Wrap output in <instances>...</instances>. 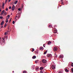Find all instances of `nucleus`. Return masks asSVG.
Instances as JSON below:
<instances>
[{
    "mask_svg": "<svg viewBox=\"0 0 73 73\" xmlns=\"http://www.w3.org/2000/svg\"><path fill=\"white\" fill-rule=\"evenodd\" d=\"M7 36H5V37L2 38V39H1L0 41V42L1 45L4 44L5 43V40L7 39ZM2 39L3 40H2Z\"/></svg>",
    "mask_w": 73,
    "mask_h": 73,
    "instance_id": "nucleus-1",
    "label": "nucleus"
},
{
    "mask_svg": "<svg viewBox=\"0 0 73 73\" xmlns=\"http://www.w3.org/2000/svg\"><path fill=\"white\" fill-rule=\"evenodd\" d=\"M51 68L52 69H56V66L55 65H52V66Z\"/></svg>",
    "mask_w": 73,
    "mask_h": 73,
    "instance_id": "nucleus-2",
    "label": "nucleus"
},
{
    "mask_svg": "<svg viewBox=\"0 0 73 73\" xmlns=\"http://www.w3.org/2000/svg\"><path fill=\"white\" fill-rule=\"evenodd\" d=\"M15 9V6L14 5H13L11 9L12 11H14Z\"/></svg>",
    "mask_w": 73,
    "mask_h": 73,
    "instance_id": "nucleus-3",
    "label": "nucleus"
},
{
    "mask_svg": "<svg viewBox=\"0 0 73 73\" xmlns=\"http://www.w3.org/2000/svg\"><path fill=\"white\" fill-rule=\"evenodd\" d=\"M42 62L43 63H46V60L45 59H43L42 60Z\"/></svg>",
    "mask_w": 73,
    "mask_h": 73,
    "instance_id": "nucleus-4",
    "label": "nucleus"
},
{
    "mask_svg": "<svg viewBox=\"0 0 73 73\" xmlns=\"http://www.w3.org/2000/svg\"><path fill=\"white\" fill-rule=\"evenodd\" d=\"M54 50L55 52H56V51H57V47H54Z\"/></svg>",
    "mask_w": 73,
    "mask_h": 73,
    "instance_id": "nucleus-5",
    "label": "nucleus"
},
{
    "mask_svg": "<svg viewBox=\"0 0 73 73\" xmlns=\"http://www.w3.org/2000/svg\"><path fill=\"white\" fill-rule=\"evenodd\" d=\"M19 17H20V16H16L15 18V19H16V20H17V19H19Z\"/></svg>",
    "mask_w": 73,
    "mask_h": 73,
    "instance_id": "nucleus-6",
    "label": "nucleus"
},
{
    "mask_svg": "<svg viewBox=\"0 0 73 73\" xmlns=\"http://www.w3.org/2000/svg\"><path fill=\"white\" fill-rule=\"evenodd\" d=\"M9 17H10V15H8L6 17L7 19H9Z\"/></svg>",
    "mask_w": 73,
    "mask_h": 73,
    "instance_id": "nucleus-7",
    "label": "nucleus"
},
{
    "mask_svg": "<svg viewBox=\"0 0 73 73\" xmlns=\"http://www.w3.org/2000/svg\"><path fill=\"white\" fill-rule=\"evenodd\" d=\"M59 58H62L64 57V56L63 55H60L59 56Z\"/></svg>",
    "mask_w": 73,
    "mask_h": 73,
    "instance_id": "nucleus-8",
    "label": "nucleus"
},
{
    "mask_svg": "<svg viewBox=\"0 0 73 73\" xmlns=\"http://www.w3.org/2000/svg\"><path fill=\"white\" fill-rule=\"evenodd\" d=\"M40 50H42L44 49V47H40Z\"/></svg>",
    "mask_w": 73,
    "mask_h": 73,
    "instance_id": "nucleus-9",
    "label": "nucleus"
},
{
    "mask_svg": "<svg viewBox=\"0 0 73 73\" xmlns=\"http://www.w3.org/2000/svg\"><path fill=\"white\" fill-rule=\"evenodd\" d=\"M4 23V21H3L1 24V25H3Z\"/></svg>",
    "mask_w": 73,
    "mask_h": 73,
    "instance_id": "nucleus-10",
    "label": "nucleus"
},
{
    "mask_svg": "<svg viewBox=\"0 0 73 73\" xmlns=\"http://www.w3.org/2000/svg\"><path fill=\"white\" fill-rule=\"evenodd\" d=\"M65 71L66 72H67V73H68V72H69V71L66 69H65Z\"/></svg>",
    "mask_w": 73,
    "mask_h": 73,
    "instance_id": "nucleus-11",
    "label": "nucleus"
},
{
    "mask_svg": "<svg viewBox=\"0 0 73 73\" xmlns=\"http://www.w3.org/2000/svg\"><path fill=\"white\" fill-rule=\"evenodd\" d=\"M50 56L51 57V56H52V55L50 54H48L47 55V57H50Z\"/></svg>",
    "mask_w": 73,
    "mask_h": 73,
    "instance_id": "nucleus-12",
    "label": "nucleus"
},
{
    "mask_svg": "<svg viewBox=\"0 0 73 73\" xmlns=\"http://www.w3.org/2000/svg\"><path fill=\"white\" fill-rule=\"evenodd\" d=\"M33 58V59H35V58H36V56H34L33 57H32Z\"/></svg>",
    "mask_w": 73,
    "mask_h": 73,
    "instance_id": "nucleus-13",
    "label": "nucleus"
},
{
    "mask_svg": "<svg viewBox=\"0 0 73 73\" xmlns=\"http://www.w3.org/2000/svg\"><path fill=\"white\" fill-rule=\"evenodd\" d=\"M17 2H18L17 1H15L14 3L15 4H16L17 3Z\"/></svg>",
    "mask_w": 73,
    "mask_h": 73,
    "instance_id": "nucleus-14",
    "label": "nucleus"
},
{
    "mask_svg": "<svg viewBox=\"0 0 73 73\" xmlns=\"http://www.w3.org/2000/svg\"><path fill=\"white\" fill-rule=\"evenodd\" d=\"M44 69V68L42 67H40V70H42V69Z\"/></svg>",
    "mask_w": 73,
    "mask_h": 73,
    "instance_id": "nucleus-15",
    "label": "nucleus"
},
{
    "mask_svg": "<svg viewBox=\"0 0 73 73\" xmlns=\"http://www.w3.org/2000/svg\"><path fill=\"white\" fill-rule=\"evenodd\" d=\"M4 12H5V11H4V10H3L1 12V14H4Z\"/></svg>",
    "mask_w": 73,
    "mask_h": 73,
    "instance_id": "nucleus-16",
    "label": "nucleus"
},
{
    "mask_svg": "<svg viewBox=\"0 0 73 73\" xmlns=\"http://www.w3.org/2000/svg\"><path fill=\"white\" fill-rule=\"evenodd\" d=\"M48 45H49V44H51V42H50V41H49L48 43Z\"/></svg>",
    "mask_w": 73,
    "mask_h": 73,
    "instance_id": "nucleus-17",
    "label": "nucleus"
},
{
    "mask_svg": "<svg viewBox=\"0 0 73 73\" xmlns=\"http://www.w3.org/2000/svg\"><path fill=\"white\" fill-rule=\"evenodd\" d=\"M38 62V60H36L35 61V63H37V62Z\"/></svg>",
    "mask_w": 73,
    "mask_h": 73,
    "instance_id": "nucleus-18",
    "label": "nucleus"
},
{
    "mask_svg": "<svg viewBox=\"0 0 73 73\" xmlns=\"http://www.w3.org/2000/svg\"><path fill=\"white\" fill-rule=\"evenodd\" d=\"M56 57H57V55H56V54H55V58H56Z\"/></svg>",
    "mask_w": 73,
    "mask_h": 73,
    "instance_id": "nucleus-19",
    "label": "nucleus"
},
{
    "mask_svg": "<svg viewBox=\"0 0 73 73\" xmlns=\"http://www.w3.org/2000/svg\"><path fill=\"white\" fill-rule=\"evenodd\" d=\"M61 3H62V4L63 5H64V4L63 3V1H62V0H61Z\"/></svg>",
    "mask_w": 73,
    "mask_h": 73,
    "instance_id": "nucleus-20",
    "label": "nucleus"
},
{
    "mask_svg": "<svg viewBox=\"0 0 73 73\" xmlns=\"http://www.w3.org/2000/svg\"><path fill=\"white\" fill-rule=\"evenodd\" d=\"M23 73H27V72L26 71H24L23 72Z\"/></svg>",
    "mask_w": 73,
    "mask_h": 73,
    "instance_id": "nucleus-21",
    "label": "nucleus"
},
{
    "mask_svg": "<svg viewBox=\"0 0 73 73\" xmlns=\"http://www.w3.org/2000/svg\"><path fill=\"white\" fill-rule=\"evenodd\" d=\"M8 33L7 32H5V35H7Z\"/></svg>",
    "mask_w": 73,
    "mask_h": 73,
    "instance_id": "nucleus-22",
    "label": "nucleus"
},
{
    "mask_svg": "<svg viewBox=\"0 0 73 73\" xmlns=\"http://www.w3.org/2000/svg\"><path fill=\"white\" fill-rule=\"evenodd\" d=\"M8 19H7L6 21V22L8 23Z\"/></svg>",
    "mask_w": 73,
    "mask_h": 73,
    "instance_id": "nucleus-23",
    "label": "nucleus"
},
{
    "mask_svg": "<svg viewBox=\"0 0 73 73\" xmlns=\"http://www.w3.org/2000/svg\"><path fill=\"white\" fill-rule=\"evenodd\" d=\"M35 51V49L34 48H33L32 50V52H33Z\"/></svg>",
    "mask_w": 73,
    "mask_h": 73,
    "instance_id": "nucleus-24",
    "label": "nucleus"
},
{
    "mask_svg": "<svg viewBox=\"0 0 73 73\" xmlns=\"http://www.w3.org/2000/svg\"><path fill=\"white\" fill-rule=\"evenodd\" d=\"M5 5V3H3V4H2V6H4V5Z\"/></svg>",
    "mask_w": 73,
    "mask_h": 73,
    "instance_id": "nucleus-25",
    "label": "nucleus"
},
{
    "mask_svg": "<svg viewBox=\"0 0 73 73\" xmlns=\"http://www.w3.org/2000/svg\"><path fill=\"white\" fill-rule=\"evenodd\" d=\"M3 17L2 16L0 17V19H3Z\"/></svg>",
    "mask_w": 73,
    "mask_h": 73,
    "instance_id": "nucleus-26",
    "label": "nucleus"
},
{
    "mask_svg": "<svg viewBox=\"0 0 73 73\" xmlns=\"http://www.w3.org/2000/svg\"><path fill=\"white\" fill-rule=\"evenodd\" d=\"M8 10V8L7 7L6 9V11H7Z\"/></svg>",
    "mask_w": 73,
    "mask_h": 73,
    "instance_id": "nucleus-27",
    "label": "nucleus"
},
{
    "mask_svg": "<svg viewBox=\"0 0 73 73\" xmlns=\"http://www.w3.org/2000/svg\"><path fill=\"white\" fill-rule=\"evenodd\" d=\"M13 24H15V21H13Z\"/></svg>",
    "mask_w": 73,
    "mask_h": 73,
    "instance_id": "nucleus-28",
    "label": "nucleus"
},
{
    "mask_svg": "<svg viewBox=\"0 0 73 73\" xmlns=\"http://www.w3.org/2000/svg\"><path fill=\"white\" fill-rule=\"evenodd\" d=\"M18 11H21V9H20V8H19V9H18Z\"/></svg>",
    "mask_w": 73,
    "mask_h": 73,
    "instance_id": "nucleus-29",
    "label": "nucleus"
},
{
    "mask_svg": "<svg viewBox=\"0 0 73 73\" xmlns=\"http://www.w3.org/2000/svg\"><path fill=\"white\" fill-rule=\"evenodd\" d=\"M9 9H11V6H9Z\"/></svg>",
    "mask_w": 73,
    "mask_h": 73,
    "instance_id": "nucleus-30",
    "label": "nucleus"
},
{
    "mask_svg": "<svg viewBox=\"0 0 73 73\" xmlns=\"http://www.w3.org/2000/svg\"><path fill=\"white\" fill-rule=\"evenodd\" d=\"M46 51H45V52H44V54H46Z\"/></svg>",
    "mask_w": 73,
    "mask_h": 73,
    "instance_id": "nucleus-31",
    "label": "nucleus"
},
{
    "mask_svg": "<svg viewBox=\"0 0 73 73\" xmlns=\"http://www.w3.org/2000/svg\"><path fill=\"white\" fill-rule=\"evenodd\" d=\"M11 20H12V18H11L10 20L9 21V23H11Z\"/></svg>",
    "mask_w": 73,
    "mask_h": 73,
    "instance_id": "nucleus-32",
    "label": "nucleus"
},
{
    "mask_svg": "<svg viewBox=\"0 0 73 73\" xmlns=\"http://www.w3.org/2000/svg\"><path fill=\"white\" fill-rule=\"evenodd\" d=\"M38 68H36V70H38Z\"/></svg>",
    "mask_w": 73,
    "mask_h": 73,
    "instance_id": "nucleus-33",
    "label": "nucleus"
},
{
    "mask_svg": "<svg viewBox=\"0 0 73 73\" xmlns=\"http://www.w3.org/2000/svg\"><path fill=\"white\" fill-rule=\"evenodd\" d=\"M71 66H72V67H73V63H72L71 64Z\"/></svg>",
    "mask_w": 73,
    "mask_h": 73,
    "instance_id": "nucleus-34",
    "label": "nucleus"
},
{
    "mask_svg": "<svg viewBox=\"0 0 73 73\" xmlns=\"http://www.w3.org/2000/svg\"><path fill=\"white\" fill-rule=\"evenodd\" d=\"M71 70H72V73H73V68H72V69H71Z\"/></svg>",
    "mask_w": 73,
    "mask_h": 73,
    "instance_id": "nucleus-35",
    "label": "nucleus"
},
{
    "mask_svg": "<svg viewBox=\"0 0 73 73\" xmlns=\"http://www.w3.org/2000/svg\"><path fill=\"white\" fill-rule=\"evenodd\" d=\"M3 9H4V6H3Z\"/></svg>",
    "mask_w": 73,
    "mask_h": 73,
    "instance_id": "nucleus-36",
    "label": "nucleus"
},
{
    "mask_svg": "<svg viewBox=\"0 0 73 73\" xmlns=\"http://www.w3.org/2000/svg\"><path fill=\"white\" fill-rule=\"evenodd\" d=\"M45 46V44H43V46H44V47H45V46Z\"/></svg>",
    "mask_w": 73,
    "mask_h": 73,
    "instance_id": "nucleus-37",
    "label": "nucleus"
},
{
    "mask_svg": "<svg viewBox=\"0 0 73 73\" xmlns=\"http://www.w3.org/2000/svg\"><path fill=\"white\" fill-rule=\"evenodd\" d=\"M52 27V26L50 25V26H49V27Z\"/></svg>",
    "mask_w": 73,
    "mask_h": 73,
    "instance_id": "nucleus-38",
    "label": "nucleus"
},
{
    "mask_svg": "<svg viewBox=\"0 0 73 73\" xmlns=\"http://www.w3.org/2000/svg\"><path fill=\"white\" fill-rule=\"evenodd\" d=\"M40 73H42V71H41L40 72Z\"/></svg>",
    "mask_w": 73,
    "mask_h": 73,
    "instance_id": "nucleus-39",
    "label": "nucleus"
},
{
    "mask_svg": "<svg viewBox=\"0 0 73 73\" xmlns=\"http://www.w3.org/2000/svg\"><path fill=\"white\" fill-rule=\"evenodd\" d=\"M9 2H10L11 1V0H9Z\"/></svg>",
    "mask_w": 73,
    "mask_h": 73,
    "instance_id": "nucleus-40",
    "label": "nucleus"
},
{
    "mask_svg": "<svg viewBox=\"0 0 73 73\" xmlns=\"http://www.w3.org/2000/svg\"><path fill=\"white\" fill-rule=\"evenodd\" d=\"M6 25H7V24H5V27Z\"/></svg>",
    "mask_w": 73,
    "mask_h": 73,
    "instance_id": "nucleus-41",
    "label": "nucleus"
},
{
    "mask_svg": "<svg viewBox=\"0 0 73 73\" xmlns=\"http://www.w3.org/2000/svg\"><path fill=\"white\" fill-rule=\"evenodd\" d=\"M8 1V0H6V1Z\"/></svg>",
    "mask_w": 73,
    "mask_h": 73,
    "instance_id": "nucleus-42",
    "label": "nucleus"
},
{
    "mask_svg": "<svg viewBox=\"0 0 73 73\" xmlns=\"http://www.w3.org/2000/svg\"><path fill=\"white\" fill-rule=\"evenodd\" d=\"M46 52H47V50H46Z\"/></svg>",
    "mask_w": 73,
    "mask_h": 73,
    "instance_id": "nucleus-43",
    "label": "nucleus"
},
{
    "mask_svg": "<svg viewBox=\"0 0 73 73\" xmlns=\"http://www.w3.org/2000/svg\"><path fill=\"white\" fill-rule=\"evenodd\" d=\"M13 73H14V71H13Z\"/></svg>",
    "mask_w": 73,
    "mask_h": 73,
    "instance_id": "nucleus-44",
    "label": "nucleus"
},
{
    "mask_svg": "<svg viewBox=\"0 0 73 73\" xmlns=\"http://www.w3.org/2000/svg\"><path fill=\"white\" fill-rule=\"evenodd\" d=\"M59 73H61V72L60 73L59 72Z\"/></svg>",
    "mask_w": 73,
    "mask_h": 73,
    "instance_id": "nucleus-45",
    "label": "nucleus"
},
{
    "mask_svg": "<svg viewBox=\"0 0 73 73\" xmlns=\"http://www.w3.org/2000/svg\"><path fill=\"white\" fill-rule=\"evenodd\" d=\"M1 38H0V39H1Z\"/></svg>",
    "mask_w": 73,
    "mask_h": 73,
    "instance_id": "nucleus-46",
    "label": "nucleus"
}]
</instances>
